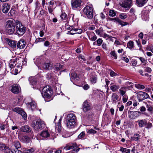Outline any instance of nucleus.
I'll list each match as a JSON object with an SVG mask.
<instances>
[{
	"mask_svg": "<svg viewBox=\"0 0 153 153\" xmlns=\"http://www.w3.org/2000/svg\"><path fill=\"white\" fill-rule=\"evenodd\" d=\"M67 126L68 128H70L74 127L75 124L76 118L75 114L71 113L68 114L67 117Z\"/></svg>",
	"mask_w": 153,
	"mask_h": 153,
	"instance_id": "f257e3e1",
	"label": "nucleus"
},
{
	"mask_svg": "<svg viewBox=\"0 0 153 153\" xmlns=\"http://www.w3.org/2000/svg\"><path fill=\"white\" fill-rule=\"evenodd\" d=\"M16 30L15 34H16L19 36L23 35L25 32L26 29L23 25L19 21H16Z\"/></svg>",
	"mask_w": 153,
	"mask_h": 153,
	"instance_id": "f03ea898",
	"label": "nucleus"
},
{
	"mask_svg": "<svg viewBox=\"0 0 153 153\" xmlns=\"http://www.w3.org/2000/svg\"><path fill=\"white\" fill-rule=\"evenodd\" d=\"M6 31L9 34H12L16 31V26L13 20H8L7 22Z\"/></svg>",
	"mask_w": 153,
	"mask_h": 153,
	"instance_id": "7ed1b4c3",
	"label": "nucleus"
},
{
	"mask_svg": "<svg viewBox=\"0 0 153 153\" xmlns=\"http://www.w3.org/2000/svg\"><path fill=\"white\" fill-rule=\"evenodd\" d=\"M83 13L88 19H91L93 17V8L92 5L87 6L83 9Z\"/></svg>",
	"mask_w": 153,
	"mask_h": 153,
	"instance_id": "20e7f679",
	"label": "nucleus"
},
{
	"mask_svg": "<svg viewBox=\"0 0 153 153\" xmlns=\"http://www.w3.org/2000/svg\"><path fill=\"white\" fill-rule=\"evenodd\" d=\"M52 92L51 87L49 85H47L42 89L41 94L43 97L50 98L52 94Z\"/></svg>",
	"mask_w": 153,
	"mask_h": 153,
	"instance_id": "39448f33",
	"label": "nucleus"
},
{
	"mask_svg": "<svg viewBox=\"0 0 153 153\" xmlns=\"http://www.w3.org/2000/svg\"><path fill=\"white\" fill-rule=\"evenodd\" d=\"M45 125L44 122L41 119H39L36 122H33L32 126L36 131L41 130Z\"/></svg>",
	"mask_w": 153,
	"mask_h": 153,
	"instance_id": "423d86ee",
	"label": "nucleus"
},
{
	"mask_svg": "<svg viewBox=\"0 0 153 153\" xmlns=\"http://www.w3.org/2000/svg\"><path fill=\"white\" fill-rule=\"evenodd\" d=\"M76 146H77L76 143H73L70 144L69 145L65 147H64V149L65 150H68L74 149L71 151V153H76L79 150V148L78 147H77Z\"/></svg>",
	"mask_w": 153,
	"mask_h": 153,
	"instance_id": "0eeeda50",
	"label": "nucleus"
},
{
	"mask_svg": "<svg viewBox=\"0 0 153 153\" xmlns=\"http://www.w3.org/2000/svg\"><path fill=\"white\" fill-rule=\"evenodd\" d=\"M137 97L139 101L140 102L147 98L149 97V95L146 93L140 91L138 93Z\"/></svg>",
	"mask_w": 153,
	"mask_h": 153,
	"instance_id": "6e6552de",
	"label": "nucleus"
},
{
	"mask_svg": "<svg viewBox=\"0 0 153 153\" xmlns=\"http://www.w3.org/2000/svg\"><path fill=\"white\" fill-rule=\"evenodd\" d=\"M132 4L131 0H121L120 5L125 8H130Z\"/></svg>",
	"mask_w": 153,
	"mask_h": 153,
	"instance_id": "1a4fd4ad",
	"label": "nucleus"
},
{
	"mask_svg": "<svg viewBox=\"0 0 153 153\" xmlns=\"http://www.w3.org/2000/svg\"><path fill=\"white\" fill-rule=\"evenodd\" d=\"M82 108L83 111L86 112L91 108V105L87 100L84 101L82 105Z\"/></svg>",
	"mask_w": 153,
	"mask_h": 153,
	"instance_id": "9d476101",
	"label": "nucleus"
},
{
	"mask_svg": "<svg viewBox=\"0 0 153 153\" xmlns=\"http://www.w3.org/2000/svg\"><path fill=\"white\" fill-rule=\"evenodd\" d=\"M52 65L50 63H45L42 64L40 67V69L42 70H51L52 68Z\"/></svg>",
	"mask_w": 153,
	"mask_h": 153,
	"instance_id": "9b49d317",
	"label": "nucleus"
},
{
	"mask_svg": "<svg viewBox=\"0 0 153 153\" xmlns=\"http://www.w3.org/2000/svg\"><path fill=\"white\" fill-rule=\"evenodd\" d=\"M129 88L128 87L125 86H122L119 89V92L120 96H123L126 95V93L127 90Z\"/></svg>",
	"mask_w": 153,
	"mask_h": 153,
	"instance_id": "f8f14e48",
	"label": "nucleus"
},
{
	"mask_svg": "<svg viewBox=\"0 0 153 153\" xmlns=\"http://www.w3.org/2000/svg\"><path fill=\"white\" fill-rule=\"evenodd\" d=\"M20 87L18 85H14L11 89V91L14 94H18L19 92Z\"/></svg>",
	"mask_w": 153,
	"mask_h": 153,
	"instance_id": "ddd939ff",
	"label": "nucleus"
},
{
	"mask_svg": "<svg viewBox=\"0 0 153 153\" xmlns=\"http://www.w3.org/2000/svg\"><path fill=\"white\" fill-rule=\"evenodd\" d=\"M80 0H72L71 1V4L73 8H77L79 7L81 4Z\"/></svg>",
	"mask_w": 153,
	"mask_h": 153,
	"instance_id": "4468645a",
	"label": "nucleus"
},
{
	"mask_svg": "<svg viewBox=\"0 0 153 153\" xmlns=\"http://www.w3.org/2000/svg\"><path fill=\"white\" fill-rule=\"evenodd\" d=\"M129 117L131 119H134L140 116V111H132Z\"/></svg>",
	"mask_w": 153,
	"mask_h": 153,
	"instance_id": "2eb2a0df",
	"label": "nucleus"
},
{
	"mask_svg": "<svg viewBox=\"0 0 153 153\" xmlns=\"http://www.w3.org/2000/svg\"><path fill=\"white\" fill-rule=\"evenodd\" d=\"M111 20L114 21V22H117L119 24L121 25L122 27L128 24L126 22L121 21L118 18H113L111 19Z\"/></svg>",
	"mask_w": 153,
	"mask_h": 153,
	"instance_id": "dca6fc26",
	"label": "nucleus"
},
{
	"mask_svg": "<svg viewBox=\"0 0 153 153\" xmlns=\"http://www.w3.org/2000/svg\"><path fill=\"white\" fill-rule=\"evenodd\" d=\"M20 129L21 131L26 132H29L31 131V128L27 125L22 126Z\"/></svg>",
	"mask_w": 153,
	"mask_h": 153,
	"instance_id": "f3484780",
	"label": "nucleus"
},
{
	"mask_svg": "<svg viewBox=\"0 0 153 153\" xmlns=\"http://www.w3.org/2000/svg\"><path fill=\"white\" fill-rule=\"evenodd\" d=\"M119 98V96L116 93H113L111 96V100L112 103L116 104L117 102L118 101Z\"/></svg>",
	"mask_w": 153,
	"mask_h": 153,
	"instance_id": "a211bd4d",
	"label": "nucleus"
},
{
	"mask_svg": "<svg viewBox=\"0 0 153 153\" xmlns=\"http://www.w3.org/2000/svg\"><path fill=\"white\" fill-rule=\"evenodd\" d=\"M10 7V6L8 4L5 3L2 6V11L4 13H6L8 12Z\"/></svg>",
	"mask_w": 153,
	"mask_h": 153,
	"instance_id": "6ab92c4d",
	"label": "nucleus"
},
{
	"mask_svg": "<svg viewBox=\"0 0 153 153\" xmlns=\"http://www.w3.org/2000/svg\"><path fill=\"white\" fill-rule=\"evenodd\" d=\"M25 46V42L24 40L21 39L18 42L17 47L20 49H23Z\"/></svg>",
	"mask_w": 153,
	"mask_h": 153,
	"instance_id": "aec40b11",
	"label": "nucleus"
},
{
	"mask_svg": "<svg viewBox=\"0 0 153 153\" xmlns=\"http://www.w3.org/2000/svg\"><path fill=\"white\" fill-rule=\"evenodd\" d=\"M62 120V118H60L59 120L58 123L57 125H56L55 128L56 131L58 133L60 132L61 129V122Z\"/></svg>",
	"mask_w": 153,
	"mask_h": 153,
	"instance_id": "412c9836",
	"label": "nucleus"
},
{
	"mask_svg": "<svg viewBox=\"0 0 153 153\" xmlns=\"http://www.w3.org/2000/svg\"><path fill=\"white\" fill-rule=\"evenodd\" d=\"M148 0H136V4L139 7H142L147 2Z\"/></svg>",
	"mask_w": 153,
	"mask_h": 153,
	"instance_id": "4be33fe9",
	"label": "nucleus"
},
{
	"mask_svg": "<svg viewBox=\"0 0 153 153\" xmlns=\"http://www.w3.org/2000/svg\"><path fill=\"white\" fill-rule=\"evenodd\" d=\"M71 80L72 81V79L75 80H79V78L76 73L74 72H72L70 74Z\"/></svg>",
	"mask_w": 153,
	"mask_h": 153,
	"instance_id": "5701e85b",
	"label": "nucleus"
},
{
	"mask_svg": "<svg viewBox=\"0 0 153 153\" xmlns=\"http://www.w3.org/2000/svg\"><path fill=\"white\" fill-rule=\"evenodd\" d=\"M50 133L48 130L43 131L40 134V135L43 137L46 138L50 136Z\"/></svg>",
	"mask_w": 153,
	"mask_h": 153,
	"instance_id": "b1692460",
	"label": "nucleus"
},
{
	"mask_svg": "<svg viewBox=\"0 0 153 153\" xmlns=\"http://www.w3.org/2000/svg\"><path fill=\"white\" fill-rule=\"evenodd\" d=\"M140 139V135L138 134H134V136L131 137L130 140L131 141H137Z\"/></svg>",
	"mask_w": 153,
	"mask_h": 153,
	"instance_id": "393cba45",
	"label": "nucleus"
},
{
	"mask_svg": "<svg viewBox=\"0 0 153 153\" xmlns=\"http://www.w3.org/2000/svg\"><path fill=\"white\" fill-rule=\"evenodd\" d=\"M8 44L13 48H15L16 47V43L14 41L10 40L8 41Z\"/></svg>",
	"mask_w": 153,
	"mask_h": 153,
	"instance_id": "a878e982",
	"label": "nucleus"
},
{
	"mask_svg": "<svg viewBox=\"0 0 153 153\" xmlns=\"http://www.w3.org/2000/svg\"><path fill=\"white\" fill-rule=\"evenodd\" d=\"M120 88L119 85H113L110 87V89L113 92H116Z\"/></svg>",
	"mask_w": 153,
	"mask_h": 153,
	"instance_id": "bb28decb",
	"label": "nucleus"
},
{
	"mask_svg": "<svg viewBox=\"0 0 153 153\" xmlns=\"http://www.w3.org/2000/svg\"><path fill=\"white\" fill-rule=\"evenodd\" d=\"M97 79V75L92 76L90 79L91 83L94 84L96 83Z\"/></svg>",
	"mask_w": 153,
	"mask_h": 153,
	"instance_id": "cd10ccee",
	"label": "nucleus"
},
{
	"mask_svg": "<svg viewBox=\"0 0 153 153\" xmlns=\"http://www.w3.org/2000/svg\"><path fill=\"white\" fill-rule=\"evenodd\" d=\"M29 104L30 105L31 110H33L36 109V105L35 101H32Z\"/></svg>",
	"mask_w": 153,
	"mask_h": 153,
	"instance_id": "c85d7f7f",
	"label": "nucleus"
},
{
	"mask_svg": "<svg viewBox=\"0 0 153 153\" xmlns=\"http://www.w3.org/2000/svg\"><path fill=\"white\" fill-rule=\"evenodd\" d=\"M137 122L138 123L139 126L140 127H143L146 124V122L143 120H138Z\"/></svg>",
	"mask_w": 153,
	"mask_h": 153,
	"instance_id": "c756f323",
	"label": "nucleus"
},
{
	"mask_svg": "<svg viewBox=\"0 0 153 153\" xmlns=\"http://www.w3.org/2000/svg\"><path fill=\"white\" fill-rule=\"evenodd\" d=\"M62 65L59 63H57L54 66V68L56 71H59L62 68Z\"/></svg>",
	"mask_w": 153,
	"mask_h": 153,
	"instance_id": "7c9ffc66",
	"label": "nucleus"
},
{
	"mask_svg": "<svg viewBox=\"0 0 153 153\" xmlns=\"http://www.w3.org/2000/svg\"><path fill=\"white\" fill-rule=\"evenodd\" d=\"M134 42L132 41H130L127 43V47L131 50L134 47Z\"/></svg>",
	"mask_w": 153,
	"mask_h": 153,
	"instance_id": "2f4dec72",
	"label": "nucleus"
},
{
	"mask_svg": "<svg viewBox=\"0 0 153 153\" xmlns=\"http://www.w3.org/2000/svg\"><path fill=\"white\" fill-rule=\"evenodd\" d=\"M120 151L124 153H130V149H127L124 148L122 147H120Z\"/></svg>",
	"mask_w": 153,
	"mask_h": 153,
	"instance_id": "473e14b6",
	"label": "nucleus"
},
{
	"mask_svg": "<svg viewBox=\"0 0 153 153\" xmlns=\"http://www.w3.org/2000/svg\"><path fill=\"white\" fill-rule=\"evenodd\" d=\"M13 111L16 112L19 114H20L23 111L21 108L19 107H16L13 109Z\"/></svg>",
	"mask_w": 153,
	"mask_h": 153,
	"instance_id": "72a5a7b5",
	"label": "nucleus"
},
{
	"mask_svg": "<svg viewBox=\"0 0 153 153\" xmlns=\"http://www.w3.org/2000/svg\"><path fill=\"white\" fill-rule=\"evenodd\" d=\"M16 61L15 60H13L12 62H11L10 64H9V66L10 67L12 68L14 67H15V66L16 65Z\"/></svg>",
	"mask_w": 153,
	"mask_h": 153,
	"instance_id": "f704fd0d",
	"label": "nucleus"
},
{
	"mask_svg": "<svg viewBox=\"0 0 153 153\" xmlns=\"http://www.w3.org/2000/svg\"><path fill=\"white\" fill-rule=\"evenodd\" d=\"M13 144L16 149H19L20 147L21 146L20 143L18 141H14Z\"/></svg>",
	"mask_w": 153,
	"mask_h": 153,
	"instance_id": "c9c22d12",
	"label": "nucleus"
},
{
	"mask_svg": "<svg viewBox=\"0 0 153 153\" xmlns=\"http://www.w3.org/2000/svg\"><path fill=\"white\" fill-rule=\"evenodd\" d=\"M111 57H112L115 59H117V56L115 51H113L110 53Z\"/></svg>",
	"mask_w": 153,
	"mask_h": 153,
	"instance_id": "e433bc0d",
	"label": "nucleus"
},
{
	"mask_svg": "<svg viewBox=\"0 0 153 153\" xmlns=\"http://www.w3.org/2000/svg\"><path fill=\"white\" fill-rule=\"evenodd\" d=\"M109 15L111 16L114 17L116 15V13L114 10H111L109 12Z\"/></svg>",
	"mask_w": 153,
	"mask_h": 153,
	"instance_id": "4c0bfd02",
	"label": "nucleus"
},
{
	"mask_svg": "<svg viewBox=\"0 0 153 153\" xmlns=\"http://www.w3.org/2000/svg\"><path fill=\"white\" fill-rule=\"evenodd\" d=\"M122 97V100L123 103H125L128 100V97L126 94L123 95V96H121Z\"/></svg>",
	"mask_w": 153,
	"mask_h": 153,
	"instance_id": "58836bf2",
	"label": "nucleus"
},
{
	"mask_svg": "<svg viewBox=\"0 0 153 153\" xmlns=\"http://www.w3.org/2000/svg\"><path fill=\"white\" fill-rule=\"evenodd\" d=\"M120 18L123 19H124L127 17V15L124 13L120 14L119 15Z\"/></svg>",
	"mask_w": 153,
	"mask_h": 153,
	"instance_id": "ea45409f",
	"label": "nucleus"
},
{
	"mask_svg": "<svg viewBox=\"0 0 153 153\" xmlns=\"http://www.w3.org/2000/svg\"><path fill=\"white\" fill-rule=\"evenodd\" d=\"M149 16L148 14H146V15L145 14H142V19L145 21H147L149 19Z\"/></svg>",
	"mask_w": 153,
	"mask_h": 153,
	"instance_id": "a19ab883",
	"label": "nucleus"
},
{
	"mask_svg": "<svg viewBox=\"0 0 153 153\" xmlns=\"http://www.w3.org/2000/svg\"><path fill=\"white\" fill-rule=\"evenodd\" d=\"M6 146L4 144L0 142V150L2 151L4 150Z\"/></svg>",
	"mask_w": 153,
	"mask_h": 153,
	"instance_id": "79ce46f5",
	"label": "nucleus"
},
{
	"mask_svg": "<svg viewBox=\"0 0 153 153\" xmlns=\"http://www.w3.org/2000/svg\"><path fill=\"white\" fill-rule=\"evenodd\" d=\"M46 39L45 37L43 38H38L36 39V42H42L45 41Z\"/></svg>",
	"mask_w": 153,
	"mask_h": 153,
	"instance_id": "37998d69",
	"label": "nucleus"
},
{
	"mask_svg": "<svg viewBox=\"0 0 153 153\" xmlns=\"http://www.w3.org/2000/svg\"><path fill=\"white\" fill-rule=\"evenodd\" d=\"M20 114L24 120H25L27 119V115L25 112L23 110L21 112Z\"/></svg>",
	"mask_w": 153,
	"mask_h": 153,
	"instance_id": "c03bdc74",
	"label": "nucleus"
},
{
	"mask_svg": "<svg viewBox=\"0 0 153 153\" xmlns=\"http://www.w3.org/2000/svg\"><path fill=\"white\" fill-rule=\"evenodd\" d=\"M147 110L149 111L152 115V113L153 108L152 106L147 105Z\"/></svg>",
	"mask_w": 153,
	"mask_h": 153,
	"instance_id": "a18cd8bd",
	"label": "nucleus"
},
{
	"mask_svg": "<svg viewBox=\"0 0 153 153\" xmlns=\"http://www.w3.org/2000/svg\"><path fill=\"white\" fill-rule=\"evenodd\" d=\"M87 132L88 133L91 134H95L97 133V131L92 129H91L88 131Z\"/></svg>",
	"mask_w": 153,
	"mask_h": 153,
	"instance_id": "49530a36",
	"label": "nucleus"
},
{
	"mask_svg": "<svg viewBox=\"0 0 153 153\" xmlns=\"http://www.w3.org/2000/svg\"><path fill=\"white\" fill-rule=\"evenodd\" d=\"M135 87L139 89H143L145 88V86L140 84L135 85Z\"/></svg>",
	"mask_w": 153,
	"mask_h": 153,
	"instance_id": "de8ad7c7",
	"label": "nucleus"
},
{
	"mask_svg": "<svg viewBox=\"0 0 153 153\" xmlns=\"http://www.w3.org/2000/svg\"><path fill=\"white\" fill-rule=\"evenodd\" d=\"M34 149L33 148H31L30 149H27L25 150V153H31L34 151Z\"/></svg>",
	"mask_w": 153,
	"mask_h": 153,
	"instance_id": "09e8293b",
	"label": "nucleus"
},
{
	"mask_svg": "<svg viewBox=\"0 0 153 153\" xmlns=\"http://www.w3.org/2000/svg\"><path fill=\"white\" fill-rule=\"evenodd\" d=\"M30 83L33 85H35L36 83V80L33 78H31L30 79Z\"/></svg>",
	"mask_w": 153,
	"mask_h": 153,
	"instance_id": "8fccbe9b",
	"label": "nucleus"
},
{
	"mask_svg": "<svg viewBox=\"0 0 153 153\" xmlns=\"http://www.w3.org/2000/svg\"><path fill=\"white\" fill-rule=\"evenodd\" d=\"M75 29H76L69 30L68 32V34L73 35L76 33Z\"/></svg>",
	"mask_w": 153,
	"mask_h": 153,
	"instance_id": "3c124183",
	"label": "nucleus"
},
{
	"mask_svg": "<svg viewBox=\"0 0 153 153\" xmlns=\"http://www.w3.org/2000/svg\"><path fill=\"white\" fill-rule=\"evenodd\" d=\"M110 75L112 77L117 76V74L112 71H111L110 72Z\"/></svg>",
	"mask_w": 153,
	"mask_h": 153,
	"instance_id": "603ef678",
	"label": "nucleus"
},
{
	"mask_svg": "<svg viewBox=\"0 0 153 153\" xmlns=\"http://www.w3.org/2000/svg\"><path fill=\"white\" fill-rule=\"evenodd\" d=\"M85 134V133L84 132H82L78 136V138L81 139L83 137Z\"/></svg>",
	"mask_w": 153,
	"mask_h": 153,
	"instance_id": "864d4df0",
	"label": "nucleus"
},
{
	"mask_svg": "<svg viewBox=\"0 0 153 153\" xmlns=\"http://www.w3.org/2000/svg\"><path fill=\"white\" fill-rule=\"evenodd\" d=\"M15 149L11 150V152L12 153H21V151L18 149Z\"/></svg>",
	"mask_w": 153,
	"mask_h": 153,
	"instance_id": "5fc2aeb1",
	"label": "nucleus"
},
{
	"mask_svg": "<svg viewBox=\"0 0 153 153\" xmlns=\"http://www.w3.org/2000/svg\"><path fill=\"white\" fill-rule=\"evenodd\" d=\"M140 115L142 114L146 116L147 117H150V114L148 113H147L144 112H140Z\"/></svg>",
	"mask_w": 153,
	"mask_h": 153,
	"instance_id": "6e6d98bb",
	"label": "nucleus"
},
{
	"mask_svg": "<svg viewBox=\"0 0 153 153\" xmlns=\"http://www.w3.org/2000/svg\"><path fill=\"white\" fill-rule=\"evenodd\" d=\"M53 6H49L48 7V10L49 12L50 13H52L53 11Z\"/></svg>",
	"mask_w": 153,
	"mask_h": 153,
	"instance_id": "4d7b16f0",
	"label": "nucleus"
},
{
	"mask_svg": "<svg viewBox=\"0 0 153 153\" xmlns=\"http://www.w3.org/2000/svg\"><path fill=\"white\" fill-rule=\"evenodd\" d=\"M66 16L67 15L65 13H62L60 16L61 18L63 20H65L66 18Z\"/></svg>",
	"mask_w": 153,
	"mask_h": 153,
	"instance_id": "13d9d810",
	"label": "nucleus"
},
{
	"mask_svg": "<svg viewBox=\"0 0 153 153\" xmlns=\"http://www.w3.org/2000/svg\"><path fill=\"white\" fill-rule=\"evenodd\" d=\"M102 40L100 39H98L97 41V45L99 46H100L102 43Z\"/></svg>",
	"mask_w": 153,
	"mask_h": 153,
	"instance_id": "bf43d9fd",
	"label": "nucleus"
},
{
	"mask_svg": "<svg viewBox=\"0 0 153 153\" xmlns=\"http://www.w3.org/2000/svg\"><path fill=\"white\" fill-rule=\"evenodd\" d=\"M4 150V152L6 153H10V149L8 147L6 146V147Z\"/></svg>",
	"mask_w": 153,
	"mask_h": 153,
	"instance_id": "052dcab7",
	"label": "nucleus"
},
{
	"mask_svg": "<svg viewBox=\"0 0 153 153\" xmlns=\"http://www.w3.org/2000/svg\"><path fill=\"white\" fill-rule=\"evenodd\" d=\"M103 37L104 38H106L107 39H111V38H112V36H110L106 34H104Z\"/></svg>",
	"mask_w": 153,
	"mask_h": 153,
	"instance_id": "680f3d73",
	"label": "nucleus"
},
{
	"mask_svg": "<svg viewBox=\"0 0 153 153\" xmlns=\"http://www.w3.org/2000/svg\"><path fill=\"white\" fill-rule=\"evenodd\" d=\"M75 30L76 33L81 34L82 32V30L81 29L76 28Z\"/></svg>",
	"mask_w": 153,
	"mask_h": 153,
	"instance_id": "e2e57ef3",
	"label": "nucleus"
},
{
	"mask_svg": "<svg viewBox=\"0 0 153 153\" xmlns=\"http://www.w3.org/2000/svg\"><path fill=\"white\" fill-rule=\"evenodd\" d=\"M140 112H145L146 110V108H145V107L143 106H141L140 108Z\"/></svg>",
	"mask_w": 153,
	"mask_h": 153,
	"instance_id": "0e129e2a",
	"label": "nucleus"
},
{
	"mask_svg": "<svg viewBox=\"0 0 153 153\" xmlns=\"http://www.w3.org/2000/svg\"><path fill=\"white\" fill-rule=\"evenodd\" d=\"M133 101V105L134 106H136L139 104V103L138 102L137 100H134Z\"/></svg>",
	"mask_w": 153,
	"mask_h": 153,
	"instance_id": "69168bd1",
	"label": "nucleus"
},
{
	"mask_svg": "<svg viewBox=\"0 0 153 153\" xmlns=\"http://www.w3.org/2000/svg\"><path fill=\"white\" fill-rule=\"evenodd\" d=\"M122 60L125 61L126 63H128L129 62L128 59L127 57H122Z\"/></svg>",
	"mask_w": 153,
	"mask_h": 153,
	"instance_id": "338daca9",
	"label": "nucleus"
},
{
	"mask_svg": "<svg viewBox=\"0 0 153 153\" xmlns=\"http://www.w3.org/2000/svg\"><path fill=\"white\" fill-rule=\"evenodd\" d=\"M78 58H79V59H82L83 61H85L86 60V59L83 56H82L81 55H79V56Z\"/></svg>",
	"mask_w": 153,
	"mask_h": 153,
	"instance_id": "774afa93",
	"label": "nucleus"
}]
</instances>
